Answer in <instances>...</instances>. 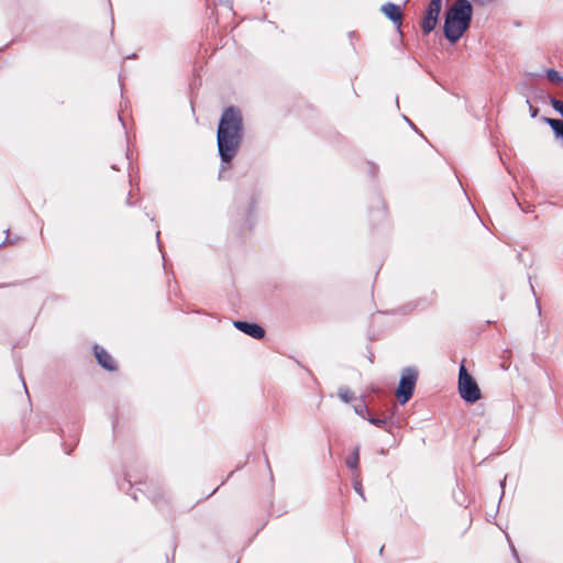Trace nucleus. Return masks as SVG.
Here are the masks:
<instances>
[{
    "label": "nucleus",
    "mask_w": 563,
    "mask_h": 563,
    "mask_svg": "<svg viewBox=\"0 0 563 563\" xmlns=\"http://www.w3.org/2000/svg\"><path fill=\"white\" fill-rule=\"evenodd\" d=\"M366 420L375 427L383 428L385 431L391 432L389 419H386L385 417L379 418L371 413L368 417H366Z\"/></svg>",
    "instance_id": "nucleus-12"
},
{
    "label": "nucleus",
    "mask_w": 563,
    "mask_h": 563,
    "mask_svg": "<svg viewBox=\"0 0 563 563\" xmlns=\"http://www.w3.org/2000/svg\"><path fill=\"white\" fill-rule=\"evenodd\" d=\"M358 463H360V445H356L350 455L345 460V465L352 471L360 472L358 471Z\"/></svg>",
    "instance_id": "nucleus-11"
},
{
    "label": "nucleus",
    "mask_w": 563,
    "mask_h": 563,
    "mask_svg": "<svg viewBox=\"0 0 563 563\" xmlns=\"http://www.w3.org/2000/svg\"><path fill=\"white\" fill-rule=\"evenodd\" d=\"M265 465L269 472V477H271V481L273 482L274 481V475H273V472H272V467H271V463H269V460L268 457L265 455Z\"/></svg>",
    "instance_id": "nucleus-23"
},
{
    "label": "nucleus",
    "mask_w": 563,
    "mask_h": 563,
    "mask_svg": "<svg viewBox=\"0 0 563 563\" xmlns=\"http://www.w3.org/2000/svg\"><path fill=\"white\" fill-rule=\"evenodd\" d=\"M262 190L254 185L247 194L238 197L236 218L242 221V227L252 230L256 222V205L260 201Z\"/></svg>",
    "instance_id": "nucleus-3"
},
{
    "label": "nucleus",
    "mask_w": 563,
    "mask_h": 563,
    "mask_svg": "<svg viewBox=\"0 0 563 563\" xmlns=\"http://www.w3.org/2000/svg\"><path fill=\"white\" fill-rule=\"evenodd\" d=\"M111 168L118 170V167L115 165H112Z\"/></svg>",
    "instance_id": "nucleus-38"
},
{
    "label": "nucleus",
    "mask_w": 563,
    "mask_h": 563,
    "mask_svg": "<svg viewBox=\"0 0 563 563\" xmlns=\"http://www.w3.org/2000/svg\"><path fill=\"white\" fill-rule=\"evenodd\" d=\"M5 234H7V236H5L4 243L14 244L15 240H10V238H9V235H10V230L9 229L5 230Z\"/></svg>",
    "instance_id": "nucleus-25"
},
{
    "label": "nucleus",
    "mask_w": 563,
    "mask_h": 563,
    "mask_svg": "<svg viewBox=\"0 0 563 563\" xmlns=\"http://www.w3.org/2000/svg\"><path fill=\"white\" fill-rule=\"evenodd\" d=\"M473 20V4L470 0H455L445 10L443 35L451 43H457L471 27Z\"/></svg>",
    "instance_id": "nucleus-2"
},
{
    "label": "nucleus",
    "mask_w": 563,
    "mask_h": 563,
    "mask_svg": "<svg viewBox=\"0 0 563 563\" xmlns=\"http://www.w3.org/2000/svg\"><path fill=\"white\" fill-rule=\"evenodd\" d=\"M125 205H126V206H133V202H132V200H131V192H129V196H128V198H126V200H125Z\"/></svg>",
    "instance_id": "nucleus-28"
},
{
    "label": "nucleus",
    "mask_w": 563,
    "mask_h": 563,
    "mask_svg": "<svg viewBox=\"0 0 563 563\" xmlns=\"http://www.w3.org/2000/svg\"><path fill=\"white\" fill-rule=\"evenodd\" d=\"M506 479H507V476H505V477L500 481L501 497H503V496H504V494H505Z\"/></svg>",
    "instance_id": "nucleus-26"
},
{
    "label": "nucleus",
    "mask_w": 563,
    "mask_h": 563,
    "mask_svg": "<svg viewBox=\"0 0 563 563\" xmlns=\"http://www.w3.org/2000/svg\"><path fill=\"white\" fill-rule=\"evenodd\" d=\"M233 325L235 329L253 339L260 340L265 336V329L256 322L235 320L233 321Z\"/></svg>",
    "instance_id": "nucleus-8"
},
{
    "label": "nucleus",
    "mask_w": 563,
    "mask_h": 563,
    "mask_svg": "<svg viewBox=\"0 0 563 563\" xmlns=\"http://www.w3.org/2000/svg\"><path fill=\"white\" fill-rule=\"evenodd\" d=\"M136 57V54H132L131 56H129V58H135Z\"/></svg>",
    "instance_id": "nucleus-37"
},
{
    "label": "nucleus",
    "mask_w": 563,
    "mask_h": 563,
    "mask_svg": "<svg viewBox=\"0 0 563 563\" xmlns=\"http://www.w3.org/2000/svg\"><path fill=\"white\" fill-rule=\"evenodd\" d=\"M519 207L521 208V210L525 212V213H530V212H533L534 210V206L533 205H530L528 203L527 206H521L519 202H518Z\"/></svg>",
    "instance_id": "nucleus-21"
},
{
    "label": "nucleus",
    "mask_w": 563,
    "mask_h": 563,
    "mask_svg": "<svg viewBox=\"0 0 563 563\" xmlns=\"http://www.w3.org/2000/svg\"><path fill=\"white\" fill-rule=\"evenodd\" d=\"M549 102L552 108L563 118V99L560 100L553 96H549Z\"/></svg>",
    "instance_id": "nucleus-17"
},
{
    "label": "nucleus",
    "mask_w": 563,
    "mask_h": 563,
    "mask_svg": "<svg viewBox=\"0 0 563 563\" xmlns=\"http://www.w3.org/2000/svg\"><path fill=\"white\" fill-rule=\"evenodd\" d=\"M156 240H157V243H158V247L161 249V243H159V231L156 232Z\"/></svg>",
    "instance_id": "nucleus-30"
},
{
    "label": "nucleus",
    "mask_w": 563,
    "mask_h": 563,
    "mask_svg": "<svg viewBox=\"0 0 563 563\" xmlns=\"http://www.w3.org/2000/svg\"><path fill=\"white\" fill-rule=\"evenodd\" d=\"M418 375V369L413 366L402 368L396 389V397L400 405L407 404L413 396Z\"/></svg>",
    "instance_id": "nucleus-6"
},
{
    "label": "nucleus",
    "mask_w": 563,
    "mask_h": 563,
    "mask_svg": "<svg viewBox=\"0 0 563 563\" xmlns=\"http://www.w3.org/2000/svg\"><path fill=\"white\" fill-rule=\"evenodd\" d=\"M442 4L443 0H430L428 2L420 22V29L424 36L435 30L439 23Z\"/></svg>",
    "instance_id": "nucleus-7"
},
{
    "label": "nucleus",
    "mask_w": 563,
    "mask_h": 563,
    "mask_svg": "<svg viewBox=\"0 0 563 563\" xmlns=\"http://www.w3.org/2000/svg\"><path fill=\"white\" fill-rule=\"evenodd\" d=\"M119 120L122 122V124L124 125V122L122 120V117L119 115Z\"/></svg>",
    "instance_id": "nucleus-39"
},
{
    "label": "nucleus",
    "mask_w": 563,
    "mask_h": 563,
    "mask_svg": "<svg viewBox=\"0 0 563 563\" xmlns=\"http://www.w3.org/2000/svg\"><path fill=\"white\" fill-rule=\"evenodd\" d=\"M218 488H219V487H217L216 489H213V490H212V492H211L207 497H209V496H211V495L216 494V492L218 490Z\"/></svg>",
    "instance_id": "nucleus-32"
},
{
    "label": "nucleus",
    "mask_w": 563,
    "mask_h": 563,
    "mask_svg": "<svg viewBox=\"0 0 563 563\" xmlns=\"http://www.w3.org/2000/svg\"><path fill=\"white\" fill-rule=\"evenodd\" d=\"M402 118H404V120H405L406 122H408V123L411 121V120H410V119H408L406 115H402Z\"/></svg>",
    "instance_id": "nucleus-34"
},
{
    "label": "nucleus",
    "mask_w": 563,
    "mask_h": 563,
    "mask_svg": "<svg viewBox=\"0 0 563 563\" xmlns=\"http://www.w3.org/2000/svg\"><path fill=\"white\" fill-rule=\"evenodd\" d=\"M93 354L97 363L108 372L117 371L118 366L113 357L100 345H93Z\"/></svg>",
    "instance_id": "nucleus-10"
},
{
    "label": "nucleus",
    "mask_w": 563,
    "mask_h": 563,
    "mask_svg": "<svg viewBox=\"0 0 563 563\" xmlns=\"http://www.w3.org/2000/svg\"><path fill=\"white\" fill-rule=\"evenodd\" d=\"M541 121L547 123L552 129L553 134L555 133V129H558L562 123V119H552L548 117H542Z\"/></svg>",
    "instance_id": "nucleus-18"
},
{
    "label": "nucleus",
    "mask_w": 563,
    "mask_h": 563,
    "mask_svg": "<svg viewBox=\"0 0 563 563\" xmlns=\"http://www.w3.org/2000/svg\"><path fill=\"white\" fill-rule=\"evenodd\" d=\"M397 411V405L396 404H393L387 410H386V416L385 418L386 419H389V424L390 427L393 428L394 426V417H395V413Z\"/></svg>",
    "instance_id": "nucleus-19"
},
{
    "label": "nucleus",
    "mask_w": 563,
    "mask_h": 563,
    "mask_svg": "<svg viewBox=\"0 0 563 563\" xmlns=\"http://www.w3.org/2000/svg\"><path fill=\"white\" fill-rule=\"evenodd\" d=\"M354 412L365 420L366 417L371 415V410L364 401H361L354 406Z\"/></svg>",
    "instance_id": "nucleus-15"
},
{
    "label": "nucleus",
    "mask_w": 563,
    "mask_h": 563,
    "mask_svg": "<svg viewBox=\"0 0 563 563\" xmlns=\"http://www.w3.org/2000/svg\"><path fill=\"white\" fill-rule=\"evenodd\" d=\"M476 5L485 7L495 0H472Z\"/></svg>",
    "instance_id": "nucleus-22"
},
{
    "label": "nucleus",
    "mask_w": 563,
    "mask_h": 563,
    "mask_svg": "<svg viewBox=\"0 0 563 563\" xmlns=\"http://www.w3.org/2000/svg\"><path fill=\"white\" fill-rule=\"evenodd\" d=\"M368 360H369V362H371V363H373V362H374V355H373V353H369V355H368Z\"/></svg>",
    "instance_id": "nucleus-31"
},
{
    "label": "nucleus",
    "mask_w": 563,
    "mask_h": 563,
    "mask_svg": "<svg viewBox=\"0 0 563 563\" xmlns=\"http://www.w3.org/2000/svg\"><path fill=\"white\" fill-rule=\"evenodd\" d=\"M338 395L343 402H350L354 399L353 391L347 387L340 388Z\"/></svg>",
    "instance_id": "nucleus-16"
},
{
    "label": "nucleus",
    "mask_w": 563,
    "mask_h": 563,
    "mask_svg": "<svg viewBox=\"0 0 563 563\" xmlns=\"http://www.w3.org/2000/svg\"><path fill=\"white\" fill-rule=\"evenodd\" d=\"M354 35H355V32H350V33H349V36H350V37H353Z\"/></svg>",
    "instance_id": "nucleus-36"
},
{
    "label": "nucleus",
    "mask_w": 563,
    "mask_h": 563,
    "mask_svg": "<svg viewBox=\"0 0 563 563\" xmlns=\"http://www.w3.org/2000/svg\"><path fill=\"white\" fill-rule=\"evenodd\" d=\"M384 548H385V547H384V545H382V547H380V549H379V554H380V555L383 554Z\"/></svg>",
    "instance_id": "nucleus-35"
},
{
    "label": "nucleus",
    "mask_w": 563,
    "mask_h": 563,
    "mask_svg": "<svg viewBox=\"0 0 563 563\" xmlns=\"http://www.w3.org/2000/svg\"><path fill=\"white\" fill-rule=\"evenodd\" d=\"M378 202L382 203V209L378 210V213H379L380 217H385V207H384L383 201H380L379 198H378Z\"/></svg>",
    "instance_id": "nucleus-27"
},
{
    "label": "nucleus",
    "mask_w": 563,
    "mask_h": 563,
    "mask_svg": "<svg viewBox=\"0 0 563 563\" xmlns=\"http://www.w3.org/2000/svg\"><path fill=\"white\" fill-rule=\"evenodd\" d=\"M119 489L122 492H128L133 489L132 493H129L131 497L137 501L139 496L137 492L146 496L153 504L158 505L161 500L164 498V493L162 488L154 483H146L141 481H135L132 483L131 476L128 474L121 482L118 483Z\"/></svg>",
    "instance_id": "nucleus-4"
},
{
    "label": "nucleus",
    "mask_w": 563,
    "mask_h": 563,
    "mask_svg": "<svg viewBox=\"0 0 563 563\" xmlns=\"http://www.w3.org/2000/svg\"><path fill=\"white\" fill-rule=\"evenodd\" d=\"M459 393L467 404H475L481 398V389L475 378L467 372L464 362L459 368Z\"/></svg>",
    "instance_id": "nucleus-5"
},
{
    "label": "nucleus",
    "mask_w": 563,
    "mask_h": 563,
    "mask_svg": "<svg viewBox=\"0 0 563 563\" xmlns=\"http://www.w3.org/2000/svg\"><path fill=\"white\" fill-rule=\"evenodd\" d=\"M352 482H353V489L355 490V493L357 495H360L363 500H366L365 494H364V489H363V485H362V482H361V478H360V472H355L353 474Z\"/></svg>",
    "instance_id": "nucleus-14"
},
{
    "label": "nucleus",
    "mask_w": 563,
    "mask_h": 563,
    "mask_svg": "<svg viewBox=\"0 0 563 563\" xmlns=\"http://www.w3.org/2000/svg\"><path fill=\"white\" fill-rule=\"evenodd\" d=\"M526 102L529 106L531 118H536L538 115V113H539V108L538 107H533L529 99H527Z\"/></svg>",
    "instance_id": "nucleus-20"
},
{
    "label": "nucleus",
    "mask_w": 563,
    "mask_h": 563,
    "mask_svg": "<svg viewBox=\"0 0 563 563\" xmlns=\"http://www.w3.org/2000/svg\"><path fill=\"white\" fill-rule=\"evenodd\" d=\"M369 172L375 175L378 170V166L374 163H368Z\"/></svg>",
    "instance_id": "nucleus-24"
},
{
    "label": "nucleus",
    "mask_w": 563,
    "mask_h": 563,
    "mask_svg": "<svg viewBox=\"0 0 563 563\" xmlns=\"http://www.w3.org/2000/svg\"><path fill=\"white\" fill-rule=\"evenodd\" d=\"M417 133H420V131L418 130V128L415 125V123L412 121H410L408 123Z\"/></svg>",
    "instance_id": "nucleus-29"
},
{
    "label": "nucleus",
    "mask_w": 563,
    "mask_h": 563,
    "mask_svg": "<svg viewBox=\"0 0 563 563\" xmlns=\"http://www.w3.org/2000/svg\"><path fill=\"white\" fill-rule=\"evenodd\" d=\"M512 552H514V555L516 556V559L518 560V554H517V551L515 550V548H512Z\"/></svg>",
    "instance_id": "nucleus-33"
},
{
    "label": "nucleus",
    "mask_w": 563,
    "mask_h": 563,
    "mask_svg": "<svg viewBox=\"0 0 563 563\" xmlns=\"http://www.w3.org/2000/svg\"><path fill=\"white\" fill-rule=\"evenodd\" d=\"M380 11L384 15L393 22V24L397 27L398 32L401 33L400 27L402 24V11L400 5L394 2H386L380 7Z\"/></svg>",
    "instance_id": "nucleus-9"
},
{
    "label": "nucleus",
    "mask_w": 563,
    "mask_h": 563,
    "mask_svg": "<svg viewBox=\"0 0 563 563\" xmlns=\"http://www.w3.org/2000/svg\"><path fill=\"white\" fill-rule=\"evenodd\" d=\"M244 137L243 114L239 107L222 110L217 126V147L222 164H230L238 154ZM227 167L222 165L220 173ZM221 177V174H219Z\"/></svg>",
    "instance_id": "nucleus-1"
},
{
    "label": "nucleus",
    "mask_w": 563,
    "mask_h": 563,
    "mask_svg": "<svg viewBox=\"0 0 563 563\" xmlns=\"http://www.w3.org/2000/svg\"><path fill=\"white\" fill-rule=\"evenodd\" d=\"M544 76L548 78V80H550L551 82L553 84H556L559 86H562L563 87V76L561 75L560 71H558L556 69L554 68H547L544 70Z\"/></svg>",
    "instance_id": "nucleus-13"
}]
</instances>
